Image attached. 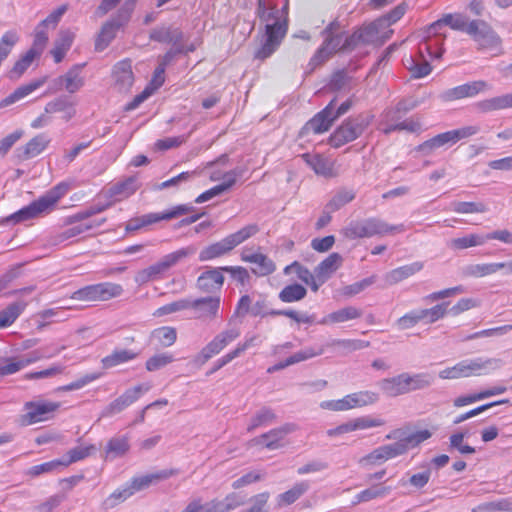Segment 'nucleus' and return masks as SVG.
Masks as SVG:
<instances>
[{"mask_svg":"<svg viewBox=\"0 0 512 512\" xmlns=\"http://www.w3.org/2000/svg\"><path fill=\"white\" fill-rule=\"evenodd\" d=\"M338 28L339 23L337 21H333L327 26L325 29V32L327 33V39L314 55L312 59L314 62L320 63L324 61L333 52L346 49L351 50L360 44L371 43L374 41L373 38L377 33V26L375 24H370L355 31L352 35L347 37L344 44L340 46L342 39L341 35H332L333 32Z\"/></svg>","mask_w":512,"mask_h":512,"instance_id":"f257e3e1","label":"nucleus"},{"mask_svg":"<svg viewBox=\"0 0 512 512\" xmlns=\"http://www.w3.org/2000/svg\"><path fill=\"white\" fill-rule=\"evenodd\" d=\"M257 12L259 18L262 21L267 22V24L265 26V41L255 52V58L259 60H265L270 57L280 46L287 33L288 24L287 20H279V11L275 6L270 10H267L264 0H258Z\"/></svg>","mask_w":512,"mask_h":512,"instance_id":"f03ea898","label":"nucleus"},{"mask_svg":"<svg viewBox=\"0 0 512 512\" xmlns=\"http://www.w3.org/2000/svg\"><path fill=\"white\" fill-rule=\"evenodd\" d=\"M60 408L61 403L57 401L42 398L26 401L18 417V423L22 427H27L50 421L55 418Z\"/></svg>","mask_w":512,"mask_h":512,"instance_id":"7ed1b4c3","label":"nucleus"},{"mask_svg":"<svg viewBox=\"0 0 512 512\" xmlns=\"http://www.w3.org/2000/svg\"><path fill=\"white\" fill-rule=\"evenodd\" d=\"M404 231L403 225H389L385 221L371 217L364 220L351 221L342 234L347 239L369 238L375 235L392 234Z\"/></svg>","mask_w":512,"mask_h":512,"instance_id":"20e7f679","label":"nucleus"},{"mask_svg":"<svg viewBox=\"0 0 512 512\" xmlns=\"http://www.w3.org/2000/svg\"><path fill=\"white\" fill-rule=\"evenodd\" d=\"M467 34L477 45V50L491 52L493 56L504 53L502 39L492 26L484 20L469 21Z\"/></svg>","mask_w":512,"mask_h":512,"instance_id":"39448f33","label":"nucleus"},{"mask_svg":"<svg viewBox=\"0 0 512 512\" xmlns=\"http://www.w3.org/2000/svg\"><path fill=\"white\" fill-rule=\"evenodd\" d=\"M372 118L371 115H357L346 119L329 136V145L337 149L356 140L371 124Z\"/></svg>","mask_w":512,"mask_h":512,"instance_id":"423d86ee","label":"nucleus"},{"mask_svg":"<svg viewBox=\"0 0 512 512\" xmlns=\"http://www.w3.org/2000/svg\"><path fill=\"white\" fill-rule=\"evenodd\" d=\"M191 253L192 251L189 248H181L163 256L156 263L139 270L135 275V282L143 285L150 281L164 278L173 266Z\"/></svg>","mask_w":512,"mask_h":512,"instance_id":"0eeeda50","label":"nucleus"},{"mask_svg":"<svg viewBox=\"0 0 512 512\" xmlns=\"http://www.w3.org/2000/svg\"><path fill=\"white\" fill-rule=\"evenodd\" d=\"M123 291L122 285L118 283L101 282L74 291L70 298L86 303L105 302L121 296Z\"/></svg>","mask_w":512,"mask_h":512,"instance_id":"6e6552de","label":"nucleus"},{"mask_svg":"<svg viewBox=\"0 0 512 512\" xmlns=\"http://www.w3.org/2000/svg\"><path fill=\"white\" fill-rule=\"evenodd\" d=\"M132 12L133 4L129 5L128 3H124V5L118 9L115 17L103 23L95 39L94 45L96 51L101 52L110 45L116 37L117 32L129 22Z\"/></svg>","mask_w":512,"mask_h":512,"instance_id":"1a4fd4ad","label":"nucleus"},{"mask_svg":"<svg viewBox=\"0 0 512 512\" xmlns=\"http://www.w3.org/2000/svg\"><path fill=\"white\" fill-rule=\"evenodd\" d=\"M493 363H498L496 359H471L458 362L452 367L440 371L441 379H459L487 374V369Z\"/></svg>","mask_w":512,"mask_h":512,"instance_id":"9d476101","label":"nucleus"},{"mask_svg":"<svg viewBox=\"0 0 512 512\" xmlns=\"http://www.w3.org/2000/svg\"><path fill=\"white\" fill-rule=\"evenodd\" d=\"M67 6L62 5L58 7L55 11L50 13L44 20H42L37 27L35 28L34 32V39L32 46L29 48L30 50H34L36 54L41 56L43 53L49 37H48V31L49 29H55L58 22L60 21L62 15L66 12Z\"/></svg>","mask_w":512,"mask_h":512,"instance_id":"9b49d317","label":"nucleus"},{"mask_svg":"<svg viewBox=\"0 0 512 512\" xmlns=\"http://www.w3.org/2000/svg\"><path fill=\"white\" fill-rule=\"evenodd\" d=\"M51 138L46 133H38L30 138L25 144L18 147L13 153V160L19 164L41 155L48 149Z\"/></svg>","mask_w":512,"mask_h":512,"instance_id":"f8f14e48","label":"nucleus"},{"mask_svg":"<svg viewBox=\"0 0 512 512\" xmlns=\"http://www.w3.org/2000/svg\"><path fill=\"white\" fill-rule=\"evenodd\" d=\"M189 309L194 311L196 319L214 321L220 318L221 297L219 295L189 299Z\"/></svg>","mask_w":512,"mask_h":512,"instance_id":"ddd939ff","label":"nucleus"},{"mask_svg":"<svg viewBox=\"0 0 512 512\" xmlns=\"http://www.w3.org/2000/svg\"><path fill=\"white\" fill-rule=\"evenodd\" d=\"M240 336L238 328L227 329L217 334L200 351L198 359L201 363L207 362L213 356L219 354L225 347Z\"/></svg>","mask_w":512,"mask_h":512,"instance_id":"4468645a","label":"nucleus"},{"mask_svg":"<svg viewBox=\"0 0 512 512\" xmlns=\"http://www.w3.org/2000/svg\"><path fill=\"white\" fill-rule=\"evenodd\" d=\"M69 189L70 186L67 182H60L53 186L45 194L32 201L38 216L52 212L56 208L59 201L67 194Z\"/></svg>","mask_w":512,"mask_h":512,"instance_id":"2eb2a0df","label":"nucleus"},{"mask_svg":"<svg viewBox=\"0 0 512 512\" xmlns=\"http://www.w3.org/2000/svg\"><path fill=\"white\" fill-rule=\"evenodd\" d=\"M385 424V421L380 418H373L371 416H360L353 418L337 427L328 429L326 434L328 437H338L344 434L352 433L358 430H367L375 427H380Z\"/></svg>","mask_w":512,"mask_h":512,"instance_id":"dca6fc26","label":"nucleus"},{"mask_svg":"<svg viewBox=\"0 0 512 512\" xmlns=\"http://www.w3.org/2000/svg\"><path fill=\"white\" fill-rule=\"evenodd\" d=\"M489 89L484 80L471 81L456 87L447 89L440 94L443 102H453L464 98H472Z\"/></svg>","mask_w":512,"mask_h":512,"instance_id":"f3484780","label":"nucleus"},{"mask_svg":"<svg viewBox=\"0 0 512 512\" xmlns=\"http://www.w3.org/2000/svg\"><path fill=\"white\" fill-rule=\"evenodd\" d=\"M290 431H292V428L288 425L271 429L266 433L252 438L248 441L247 445L250 448H256L258 450H276L282 447V441Z\"/></svg>","mask_w":512,"mask_h":512,"instance_id":"a211bd4d","label":"nucleus"},{"mask_svg":"<svg viewBox=\"0 0 512 512\" xmlns=\"http://www.w3.org/2000/svg\"><path fill=\"white\" fill-rule=\"evenodd\" d=\"M241 260L245 263L252 264L251 271L258 277L271 275L276 271V264L266 254L251 249H243L241 252Z\"/></svg>","mask_w":512,"mask_h":512,"instance_id":"6ab92c4d","label":"nucleus"},{"mask_svg":"<svg viewBox=\"0 0 512 512\" xmlns=\"http://www.w3.org/2000/svg\"><path fill=\"white\" fill-rule=\"evenodd\" d=\"M405 454V447L398 441L393 444L380 446L360 459L362 465L382 464L390 459Z\"/></svg>","mask_w":512,"mask_h":512,"instance_id":"aec40b11","label":"nucleus"},{"mask_svg":"<svg viewBox=\"0 0 512 512\" xmlns=\"http://www.w3.org/2000/svg\"><path fill=\"white\" fill-rule=\"evenodd\" d=\"M112 78L118 91H128L134 83L131 60L123 59L117 62L112 69Z\"/></svg>","mask_w":512,"mask_h":512,"instance_id":"412c9836","label":"nucleus"},{"mask_svg":"<svg viewBox=\"0 0 512 512\" xmlns=\"http://www.w3.org/2000/svg\"><path fill=\"white\" fill-rule=\"evenodd\" d=\"M221 267L210 268L202 272L197 278V287L204 293L219 292L224 284V276Z\"/></svg>","mask_w":512,"mask_h":512,"instance_id":"4be33fe9","label":"nucleus"},{"mask_svg":"<svg viewBox=\"0 0 512 512\" xmlns=\"http://www.w3.org/2000/svg\"><path fill=\"white\" fill-rule=\"evenodd\" d=\"M139 188L135 176H130L112 185L107 191V198L111 203L121 202L132 196Z\"/></svg>","mask_w":512,"mask_h":512,"instance_id":"5701e85b","label":"nucleus"},{"mask_svg":"<svg viewBox=\"0 0 512 512\" xmlns=\"http://www.w3.org/2000/svg\"><path fill=\"white\" fill-rule=\"evenodd\" d=\"M85 80L82 75V66L74 65L65 74L55 80L59 89H65L68 93L78 92L84 86Z\"/></svg>","mask_w":512,"mask_h":512,"instance_id":"b1692460","label":"nucleus"},{"mask_svg":"<svg viewBox=\"0 0 512 512\" xmlns=\"http://www.w3.org/2000/svg\"><path fill=\"white\" fill-rule=\"evenodd\" d=\"M303 160L320 176L332 178L337 176L335 162L324 157L321 154L304 153L301 156Z\"/></svg>","mask_w":512,"mask_h":512,"instance_id":"393cba45","label":"nucleus"},{"mask_svg":"<svg viewBox=\"0 0 512 512\" xmlns=\"http://www.w3.org/2000/svg\"><path fill=\"white\" fill-rule=\"evenodd\" d=\"M149 386L137 385L133 388L127 389L122 395L112 401L107 407V413L113 415L121 412L132 403L137 401L144 391H148Z\"/></svg>","mask_w":512,"mask_h":512,"instance_id":"a878e982","label":"nucleus"},{"mask_svg":"<svg viewBox=\"0 0 512 512\" xmlns=\"http://www.w3.org/2000/svg\"><path fill=\"white\" fill-rule=\"evenodd\" d=\"M335 99H333L322 111L317 113L308 123L307 127L315 134L328 131L336 120L333 115Z\"/></svg>","mask_w":512,"mask_h":512,"instance_id":"bb28decb","label":"nucleus"},{"mask_svg":"<svg viewBox=\"0 0 512 512\" xmlns=\"http://www.w3.org/2000/svg\"><path fill=\"white\" fill-rule=\"evenodd\" d=\"M179 471L177 469H166L155 473L133 477L130 481V487L133 489V493L148 488L151 484L161 480H166L174 475H177Z\"/></svg>","mask_w":512,"mask_h":512,"instance_id":"cd10ccee","label":"nucleus"},{"mask_svg":"<svg viewBox=\"0 0 512 512\" xmlns=\"http://www.w3.org/2000/svg\"><path fill=\"white\" fill-rule=\"evenodd\" d=\"M468 23L469 22L467 21L466 17H464L463 15H461L459 13L445 14V15H443L442 18L433 22L428 27V34H429V36L431 34H436L438 29L440 27H442L443 25H447L453 30L464 31L467 33Z\"/></svg>","mask_w":512,"mask_h":512,"instance_id":"c85d7f7f","label":"nucleus"},{"mask_svg":"<svg viewBox=\"0 0 512 512\" xmlns=\"http://www.w3.org/2000/svg\"><path fill=\"white\" fill-rule=\"evenodd\" d=\"M39 356H31L28 358H20L17 356L0 358V376H8L15 374L32 363L37 362Z\"/></svg>","mask_w":512,"mask_h":512,"instance_id":"c756f323","label":"nucleus"},{"mask_svg":"<svg viewBox=\"0 0 512 512\" xmlns=\"http://www.w3.org/2000/svg\"><path fill=\"white\" fill-rule=\"evenodd\" d=\"M237 177H238V173H236L235 171L226 172L223 176L222 183H220V184L204 191L200 195H198L195 199V202L197 204L204 203V202L212 199L213 197L222 194L223 192L230 189L236 183Z\"/></svg>","mask_w":512,"mask_h":512,"instance_id":"7c9ffc66","label":"nucleus"},{"mask_svg":"<svg viewBox=\"0 0 512 512\" xmlns=\"http://www.w3.org/2000/svg\"><path fill=\"white\" fill-rule=\"evenodd\" d=\"M423 267L424 264L423 262L420 261H416L407 265L397 267L386 273L385 281L389 285L397 284L420 272L423 269Z\"/></svg>","mask_w":512,"mask_h":512,"instance_id":"2f4dec72","label":"nucleus"},{"mask_svg":"<svg viewBox=\"0 0 512 512\" xmlns=\"http://www.w3.org/2000/svg\"><path fill=\"white\" fill-rule=\"evenodd\" d=\"M342 257L339 253H331L315 268L317 280L322 285L341 266Z\"/></svg>","mask_w":512,"mask_h":512,"instance_id":"473e14b6","label":"nucleus"},{"mask_svg":"<svg viewBox=\"0 0 512 512\" xmlns=\"http://www.w3.org/2000/svg\"><path fill=\"white\" fill-rule=\"evenodd\" d=\"M234 248L229 242L228 238L225 237L218 242L212 243L204 247L199 253V260L201 262L211 261L220 258L230 253Z\"/></svg>","mask_w":512,"mask_h":512,"instance_id":"72a5a7b5","label":"nucleus"},{"mask_svg":"<svg viewBox=\"0 0 512 512\" xmlns=\"http://www.w3.org/2000/svg\"><path fill=\"white\" fill-rule=\"evenodd\" d=\"M482 113H489L512 108V93H507L492 98L484 99L476 104Z\"/></svg>","mask_w":512,"mask_h":512,"instance_id":"f704fd0d","label":"nucleus"},{"mask_svg":"<svg viewBox=\"0 0 512 512\" xmlns=\"http://www.w3.org/2000/svg\"><path fill=\"white\" fill-rule=\"evenodd\" d=\"M432 433L427 430H419L415 433H412L406 437H401L400 430H394L388 435H386L387 439H396L399 438L398 443L402 444L405 447V453L410 449L418 446L420 443L428 440L431 437Z\"/></svg>","mask_w":512,"mask_h":512,"instance_id":"c9c22d12","label":"nucleus"},{"mask_svg":"<svg viewBox=\"0 0 512 512\" xmlns=\"http://www.w3.org/2000/svg\"><path fill=\"white\" fill-rule=\"evenodd\" d=\"M506 391L505 386H495L477 393L459 396L454 399L453 406L456 408L464 407L467 405H470L472 403H475L477 401L502 394Z\"/></svg>","mask_w":512,"mask_h":512,"instance_id":"e433bc0d","label":"nucleus"},{"mask_svg":"<svg viewBox=\"0 0 512 512\" xmlns=\"http://www.w3.org/2000/svg\"><path fill=\"white\" fill-rule=\"evenodd\" d=\"M139 353L131 349H115L109 355L101 359V365L104 369H110L118 365L133 361Z\"/></svg>","mask_w":512,"mask_h":512,"instance_id":"4c0bfd02","label":"nucleus"},{"mask_svg":"<svg viewBox=\"0 0 512 512\" xmlns=\"http://www.w3.org/2000/svg\"><path fill=\"white\" fill-rule=\"evenodd\" d=\"M46 82H47V76H43L39 79H36L29 83L21 85L16 90H14L13 93H11L9 96H7L3 100L2 104L6 106V105L13 104V103L23 99L24 97L33 93L35 90L42 87Z\"/></svg>","mask_w":512,"mask_h":512,"instance_id":"58836bf2","label":"nucleus"},{"mask_svg":"<svg viewBox=\"0 0 512 512\" xmlns=\"http://www.w3.org/2000/svg\"><path fill=\"white\" fill-rule=\"evenodd\" d=\"M74 38V33L69 30L59 33V38L55 41L54 47L50 51L55 63H60L64 59L73 44Z\"/></svg>","mask_w":512,"mask_h":512,"instance_id":"ea45409f","label":"nucleus"},{"mask_svg":"<svg viewBox=\"0 0 512 512\" xmlns=\"http://www.w3.org/2000/svg\"><path fill=\"white\" fill-rule=\"evenodd\" d=\"M456 144L453 130L446 131L424 141L418 145L417 150L425 153H430L437 148L446 145Z\"/></svg>","mask_w":512,"mask_h":512,"instance_id":"a19ab883","label":"nucleus"},{"mask_svg":"<svg viewBox=\"0 0 512 512\" xmlns=\"http://www.w3.org/2000/svg\"><path fill=\"white\" fill-rule=\"evenodd\" d=\"M381 389L386 395L390 397H396L409 393V388L407 387V382L403 373L391 378L384 379L381 382Z\"/></svg>","mask_w":512,"mask_h":512,"instance_id":"79ce46f5","label":"nucleus"},{"mask_svg":"<svg viewBox=\"0 0 512 512\" xmlns=\"http://www.w3.org/2000/svg\"><path fill=\"white\" fill-rule=\"evenodd\" d=\"M40 56L34 52V50L28 49L23 55H21L13 64L12 68L8 72L10 79H19L27 69L32 65L35 59Z\"/></svg>","mask_w":512,"mask_h":512,"instance_id":"37998d69","label":"nucleus"},{"mask_svg":"<svg viewBox=\"0 0 512 512\" xmlns=\"http://www.w3.org/2000/svg\"><path fill=\"white\" fill-rule=\"evenodd\" d=\"M504 269L501 262L472 264L465 268L464 275L473 278H482L495 274L499 270Z\"/></svg>","mask_w":512,"mask_h":512,"instance_id":"c03bdc74","label":"nucleus"},{"mask_svg":"<svg viewBox=\"0 0 512 512\" xmlns=\"http://www.w3.org/2000/svg\"><path fill=\"white\" fill-rule=\"evenodd\" d=\"M362 316V311L353 306H347L337 311L329 313L324 319L323 323L336 324L343 323L350 320L358 319Z\"/></svg>","mask_w":512,"mask_h":512,"instance_id":"a18cd8bd","label":"nucleus"},{"mask_svg":"<svg viewBox=\"0 0 512 512\" xmlns=\"http://www.w3.org/2000/svg\"><path fill=\"white\" fill-rule=\"evenodd\" d=\"M290 270L294 271L302 282L309 285L313 292H317L320 287V282L308 268L302 266L299 262L294 261L292 264L285 267L284 272L288 273Z\"/></svg>","mask_w":512,"mask_h":512,"instance_id":"49530a36","label":"nucleus"},{"mask_svg":"<svg viewBox=\"0 0 512 512\" xmlns=\"http://www.w3.org/2000/svg\"><path fill=\"white\" fill-rule=\"evenodd\" d=\"M390 492V486L374 485L357 493L354 496L352 505H358L360 503L369 502L377 498H382L388 495Z\"/></svg>","mask_w":512,"mask_h":512,"instance_id":"de8ad7c7","label":"nucleus"},{"mask_svg":"<svg viewBox=\"0 0 512 512\" xmlns=\"http://www.w3.org/2000/svg\"><path fill=\"white\" fill-rule=\"evenodd\" d=\"M26 308L25 302H14L0 311V329L11 326Z\"/></svg>","mask_w":512,"mask_h":512,"instance_id":"09e8293b","label":"nucleus"},{"mask_svg":"<svg viewBox=\"0 0 512 512\" xmlns=\"http://www.w3.org/2000/svg\"><path fill=\"white\" fill-rule=\"evenodd\" d=\"M355 399L354 393H351L341 399L322 401L320 407L334 412L348 411L357 408Z\"/></svg>","mask_w":512,"mask_h":512,"instance_id":"8fccbe9b","label":"nucleus"},{"mask_svg":"<svg viewBox=\"0 0 512 512\" xmlns=\"http://www.w3.org/2000/svg\"><path fill=\"white\" fill-rule=\"evenodd\" d=\"M308 488L309 485L305 481L296 483L292 488L278 495V505L288 506L293 504L308 490Z\"/></svg>","mask_w":512,"mask_h":512,"instance_id":"3c124183","label":"nucleus"},{"mask_svg":"<svg viewBox=\"0 0 512 512\" xmlns=\"http://www.w3.org/2000/svg\"><path fill=\"white\" fill-rule=\"evenodd\" d=\"M307 290L304 286L294 283L285 286L279 293V299L284 303L297 302L305 298Z\"/></svg>","mask_w":512,"mask_h":512,"instance_id":"603ef678","label":"nucleus"},{"mask_svg":"<svg viewBox=\"0 0 512 512\" xmlns=\"http://www.w3.org/2000/svg\"><path fill=\"white\" fill-rule=\"evenodd\" d=\"M405 65L411 73V76L416 79L426 77L432 71V66L427 60L418 61L412 56L405 59Z\"/></svg>","mask_w":512,"mask_h":512,"instance_id":"864d4df0","label":"nucleus"},{"mask_svg":"<svg viewBox=\"0 0 512 512\" xmlns=\"http://www.w3.org/2000/svg\"><path fill=\"white\" fill-rule=\"evenodd\" d=\"M19 34L15 30H8L0 38V63L7 59L13 48L19 42Z\"/></svg>","mask_w":512,"mask_h":512,"instance_id":"5fc2aeb1","label":"nucleus"},{"mask_svg":"<svg viewBox=\"0 0 512 512\" xmlns=\"http://www.w3.org/2000/svg\"><path fill=\"white\" fill-rule=\"evenodd\" d=\"M152 336L160 346L170 347L176 342L177 332L173 327L163 326L155 329Z\"/></svg>","mask_w":512,"mask_h":512,"instance_id":"6e6d98bb","label":"nucleus"},{"mask_svg":"<svg viewBox=\"0 0 512 512\" xmlns=\"http://www.w3.org/2000/svg\"><path fill=\"white\" fill-rule=\"evenodd\" d=\"M130 449L128 436L113 437L107 442L106 454L116 456L125 455Z\"/></svg>","mask_w":512,"mask_h":512,"instance_id":"4d7b16f0","label":"nucleus"},{"mask_svg":"<svg viewBox=\"0 0 512 512\" xmlns=\"http://www.w3.org/2000/svg\"><path fill=\"white\" fill-rule=\"evenodd\" d=\"M259 232V227L256 224H249L235 233L229 234L226 236L231 243L232 247L235 248L241 243L245 242L252 236L256 235Z\"/></svg>","mask_w":512,"mask_h":512,"instance_id":"13d9d810","label":"nucleus"},{"mask_svg":"<svg viewBox=\"0 0 512 512\" xmlns=\"http://www.w3.org/2000/svg\"><path fill=\"white\" fill-rule=\"evenodd\" d=\"M133 494V489H131L130 485L121 489H116L104 500L103 507L105 509H111L128 499Z\"/></svg>","mask_w":512,"mask_h":512,"instance_id":"bf43d9fd","label":"nucleus"},{"mask_svg":"<svg viewBox=\"0 0 512 512\" xmlns=\"http://www.w3.org/2000/svg\"><path fill=\"white\" fill-rule=\"evenodd\" d=\"M485 242V236L478 234H470L463 237L451 240V247L454 249L462 250L470 247L482 245Z\"/></svg>","mask_w":512,"mask_h":512,"instance_id":"052dcab7","label":"nucleus"},{"mask_svg":"<svg viewBox=\"0 0 512 512\" xmlns=\"http://www.w3.org/2000/svg\"><path fill=\"white\" fill-rule=\"evenodd\" d=\"M101 377L100 373H89L85 374L84 376L76 379L75 381H72L66 385L59 386L57 388L58 392H69L81 389L85 387L86 385L92 383L93 381L99 379Z\"/></svg>","mask_w":512,"mask_h":512,"instance_id":"680f3d73","label":"nucleus"},{"mask_svg":"<svg viewBox=\"0 0 512 512\" xmlns=\"http://www.w3.org/2000/svg\"><path fill=\"white\" fill-rule=\"evenodd\" d=\"M96 450L94 445H88L83 447H75L68 451V459L62 460L63 467H67L72 463L83 460L91 455Z\"/></svg>","mask_w":512,"mask_h":512,"instance_id":"e2e57ef3","label":"nucleus"},{"mask_svg":"<svg viewBox=\"0 0 512 512\" xmlns=\"http://www.w3.org/2000/svg\"><path fill=\"white\" fill-rule=\"evenodd\" d=\"M448 303H440L428 309H421L422 320L432 324L444 318L447 313Z\"/></svg>","mask_w":512,"mask_h":512,"instance_id":"0e129e2a","label":"nucleus"},{"mask_svg":"<svg viewBox=\"0 0 512 512\" xmlns=\"http://www.w3.org/2000/svg\"><path fill=\"white\" fill-rule=\"evenodd\" d=\"M403 374L406 379L409 392L423 389L431 384V378L426 373H418L414 375L408 373Z\"/></svg>","mask_w":512,"mask_h":512,"instance_id":"69168bd1","label":"nucleus"},{"mask_svg":"<svg viewBox=\"0 0 512 512\" xmlns=\"http://www.w3.org/2000/svg\"><path fill=\"white\" fill-rule=\"evenodd\" d=\"M275 420V414L270 409H262L254 417H252L250 424L247 427L248 432L255 430L260 426L271 424Z\"/></svg>","mask_w":512,"mask_h":512,"instance_id":"338daca9","label":"nucleus"},{"mask_svg":"<svg viewBox=\"0 0 512 512\" xmlns=\"http://www.w3.org/2000/svg\"><path fill=\"white\" fill-rule=\"evenodd\" d=\"M270 493L267 491L258 493L250 498V507L243 512H267V504Z\"/></svg>","mask_w":512,"mask_h":512,"instance_id":"774afa93","label":"nucleus"}]
</instances>
